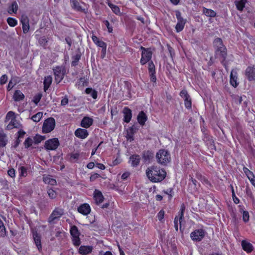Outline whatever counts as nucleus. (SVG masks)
I'll use <instances>...</instances> for the list:
<instances>
[{
    "label": "nucleus",
    "mask_w": 255,
    "mask_h": 255,
    "mask_svg": "<svg viewBox=\"0 0 255 255\" xmlns=\"http://www.w3.org/2000/svg\"><path fill=\"white\" fill-rule=\"evenodd\" d=\"M146 175L152 182H159L166 177V173L162 169L153 166L146 170Z\"/></svg>",
    "instance_id": "f257e3e1"
},
{
    "label": "nucleus",
    "mask_w": 255,
    "mask_h": 255,
    "mask_svg": "<svg viewBox=\"0 0 255 255\" xmlns=\"http://www.w3.org/2000/svg\"><path fill=\"white\" fill-rule=\"evenodd\" d=\"M156 157L157 162L161 165H166L171 160L170 154L164 149L159 150L156 153Z\"/></svg>",
    "instance_id": "f03ea898"
},
{
    "label": "nucleus",
    "mask_w": 255,
    "mask_h": 255,
    "mask_svg": "<svg viewBox=\"0 0 255 255\" xmlns=\"http://www.w3.org/2000/svg\"><path fill=\"white\" fill-rule=\"evenodd\" d=\"M55 127V121L53 118H49L45 120L42 126V132L45 133L52 131Z\"/></svg>",
    "instance_id": "7ed1b4c3"
},
{
    "label": "nucleus",
    "mask_w": 255,
    "mask_h": 255,
    "mask_svg": "<svg viewBox=\"0 0 255 255\" xmlns=\"http://www.w3.org/2000/svg\"><path fill=\"white\" fill-rule=\"evenodd\" d=\"M70 234L72 236V242L74 245L75 246H79L81 244L79 238L80 233L76 226H73L71 227Z\"/></svg>",
    "instance_id": "20e7f679"
},
{
    "label": "nucleus",
    "mask_w": 255,
    "mask_h": 255,
    "mask_svg": "<svg viewBox=\"0 0 255 255\" xmlns=\"http://www.w3.org/2000/svg\"><path fill=\"white\" fill-rule=\"evenodd\" d=\"M214 45L217 48V52H220V55L223 57L225 58L227 53H226V49L225 47L223 44L222 40L221 38H217L215 39L214 41Z\"/></svg>",
    "instance_id": "39448f33"
},
{
    "label": "nucleus",
    "mask_w": 255,
    "mask_h": 255,
    "mask_svg": "<svg viewBox=\"0 0 255 255\" xmlns=\"http://www.w3.org/2000/svg\"><path fill=\"white\" fill-rule=\"evenodd\" d=\"M59 145V141L57 138L49 139L45 142L44 147L47 150H55Z\"/></svg>",
    "instance_id": "423d86ee"
},
{
    "label": "nucleus",
    "mask_w": 255,
    "mask_h": 255,
    "mask_svg": "<svg viewBox=\"0 0 255 255\" xmlns=\"http://www.w3.org/2000/svg\"><path fill=\"white\" fill-rule=\"evenodd\" d=\"M141 49L142 50V51L140 63L142 65H144L150 60L152 57V53L149 50L145 49L143 47H141Z\"/></svg>",
    "instance_id": "0eeeda50"
},
{
    "label": "nucleus",
    "mask_w": 255,
    "mask_h": 255,
    "mask_svg": "<svg viewBox=\"0 0 255 255\" xmlns=\"http://www.w3.org/2000/svg\"><path fill=\"white\" fill-rule=\"evenodd\" d=\"M53 72L55 82L58 84L64 78V69L62 67L57 66L53 69Z\"/></svg>",
    "instance_id": "6e6552de"
},
{
    "label": "nucleus",
    "mask_w": 255,
    "mask_h": 255,
    "mask_svg": "<svg viewBox=\"0 0 255 255\" xmlns=\"http://www.w3.org/2000/svg\"><path fill=\"white\" fill-rule=\"evenodd\" d=\"M205 236V231L203 229H197L190 234L191 238L195 241H201Z\"/></svg>",
    "instance_id": "1a4fd4ad"
},
{
    "label": "nucleus",
    "mask_w": 255,
    "mask_h": 255,
    "mask_svg": "<svg viewBox=\"0 0 255 255\" xmlns=\"http://www.w3.org/2000/svg\"><path fill=\"white\" fill-rule=\"evenodd\" d=\"M64 213L63 210L61 208H55L50 216L48 221L52 223L54 220L59 218Z\"/></svg>",
    "instance_id": "9d476101"
},
{
    "label": "nucleus",
    "mask_w": 255,
    "mask_h": 255,
    "mask_svg": "<svg viewBox=\"0 0 255 255\" xmlns=\"http://www.w3.org/2000/svg\"><path fill=\"white\" fill-rule=\"evenodd\" d=\"M92 40L95 44L102 48V52L105 55L106 52L107 45L103 41L100 40L96 36L93 35L91 37Z\"/></svg>",
    "instance_id": "9b49d317"
},
{
    "label": "nucleus",
    "mask_w": 255,
    "mask_h": 255,
    "mask_svg": "<svg viewBox=\"0 0 255 255\" xmlns=\"http://www.w3.org/2000/svg\"><path fill=\"white\" fill-rule=\"evenodd\" d=\"M78 211L83 215H87L91 212V207L89 204L85 203L78 207Z\"/></svg>",
    "instance_id": "f8f14e48"
},
{
    "label": "nucleus",
    "mask_w": 255,
    "mask_h": 255,
    "mask_svg": "<svg viewBox=\"0 0 255 255\" xmlns=\"http://www.w3.org/2000/svg\"><path fill=\"white\" fill-rule=\"evenodd\" d=\"M20 22L22 25V30L24 33H27L29 29L28 18L25 15H22L21 18Z\"/></svg>",
    "instance_id": "ddd939ff"
},
{
    "label": "nucleus",
    "mask_w": 255,
    "mask_h": 255,
    "mask_svg": "<svg viewBox=\"0 0 255 255\" xmlns=\"http://www.w3.org/2000/svg\"><path fill=\"white\" fill-rule=\"evenodd\" d=\"M245 73L250 81L255 80V68L254 67H248L246 69Z\"/></svg>",
    "instance_id": "4468645a"
},
{
    "label": "nucleus",
    "mask_w": 255,
    "mask_h": 255,
    "mask_svg": "<svg viewBox=\"0 0 255 255\" xmlns=\"http://www.w3.org/2000/svg\"><path fill=\"white\" fill-rule=\"evenodd\" d=\"M75 135L79 138L84 139L88 135V132L85 129L78 128L75 131Z\"/></svg>",
    "instance_id": "2eb2a0df"
},
{
    "label": "nucleus",
    "mask_w": 255,
    "mask_h": 255,
    "mask_svg": "<svg viewBox=\"0 0 255 255\" xmlns=\"http://www.w3.org/2000/svg\"><path fill=\"white\" fill-rule=\"evenodd\" d=\"M93 123V120L92 118L88 117H85L81 121V126L83 128H87L92 126Z\"/></svg>",
    "instance_id": "dca6fc26"
},
{
    "label": "nucleus",
    "mask_w": 255,
    "mask_h": 255,
    "mask_svg": "<svg viewBox=\"0 0 255 255\" xmlns=\"http://www.w3.org/2000/svg\"><path fill=\"white\" fill-rule=\"evenodd\" d=\"M185 207L184 205H183V204L182 205V206L181 207V209H180V213L179 214V216H180L179 219H178V218L177 217H176L175 218L174 223V227L176 231H178V220L179 222L180 226H181V220H182L183 217L184 212L185 211Z\"/></svg>",
    "instance_id": "f3484780"
},
{
    "label": "nucleus",
    "mask_w": 255,
    "mask_h": 255,
    "mask_svg": "<svg viewBox=\"0 0 255 255\" xmlns=\"http://www.w3.org/2000/svg\"><path fill=\"white\" fill-rule=\"evenodd\" d=\"M140 160V157L138 155H132L129 157V163L132 167H136L138 165Z\"/></svg>",
    "instance_id": "a211bd4d"
},
{
    "label": "nucleus",
    "mask_w": 255,
    "mask_h": 255,
    "mask_svg": "<svg viewBox=\"0 0 255 255\" xmlns=\"http://www.w3.org/2000/svg\"><path fill=\"white\" fill-rule=\"evenodd\" d=\"M94 199L97 204H99L103 202L104 197L101 192L99 190H95L94 193Z\"/></svg>",
    "instance_id": "6ab92c4d"
},
{
    "label": "nucleus",
    "mask_w": 255,
    "mask_h": 255,
    "mask_svg": "<svg viewBox=\"0 0 255 255\" xmlns=\"http://www.w3.org/2000/svg\"><path fill=\"white\" fill-rule=\"evenodd\" d=\"M93 248L89 246H81L79 249V253L82 255H87L90 253Z\"/></svg>",
    "instance_id": "aec40b11"
},
{
    "label": "nucleus",
    "mask_w": 255,
    "mask_h": 255,
    "mask_svg": "<svg viewBox=\"0 0 255 255\" xmlns=\"http://www.w3.org/2000/svg\"><path fill=\"white\" fill-rule=\"evenodd\" d=\"M241 245L243 249L247 253H251L253 250V245L246 240H243Z\"/></svg>",
    "instance_id": "412c9836"
},
{
    "label": "nucleus",
    "mask_w": 255,
    "mask_h": 255,
    "mask_svg": "<svg viewBox=\"0 0 255 255\" xmlns=\"http://www.w3.org/2000/svg\"><path fill=\"white\" fill-rule=\"evenodd\" d=\"M123 113L124 115V121L127 123H129L132 117L131 111L127 107H126L123 110Z\"/></svg>",
    "instance_id": "4be33fe9"
},
{
    "label": "nucleus",
    "mask_w": 255,
    "mask_h": 255,
    "mask_svg": "<svg viewBox=\"0 0 255 255\" xmlns=\"http://www.w3.org/2000/svg\"><path fill=\"white\" fill-rule=\"evenodd\" d=\"M24 97L25 96L22 92L17 90L15 91L13 95L12 98L14 101L18 102L23 100Z\"/></svg>",
    "instance_id": "5701e85b"
},
{
    "label": "nucleus",
    "mask_w": 255,
    "mask_h": 255,
    "mask_svg": "<svg viewBox=\"0 0 255 255\" xmlns=\"http://www.w3.org/2000/svg\"><path fill=\"white\" fill-rule=\"evenodd\" d=\"M137 119L138 123L140 125L143 126L147 121V117L146 114L143 111H141L138 114Z\"/></svg>",
    "instance_id": "b1692460"
},
{
    "label": "nucleus",
    "mask_w": 255,
    "mask_h": 255,
    "mask_svg": "<svg viewBox=\"0 0 255 255\" xmlns=\"http://www.w3.org/2000/svg\"><path fill=\"white\" fill-rule=\"evenodd\" d=\"M237 74L236 72L232 71L230 75V83L234 87H236L238 85L237 82Z\"/></svg>",
    "instance_id": "393cba45"
},
{
    "label": "nucleus",
    "mask_w": 255,
    "mask_h": 255,
    "mask_svg": "<svg viewBox=\"0 0 255 255\" xmlns=\"http://www.w3.org/2000/svg\"><path fill=\"white\" fill-rule=\"evenodd\" d=\"M33 239L35 242V244L39 251L41 249V239L40 236L36 233L34 232L33 233Z\"/></svg>",
    "instance_id": "a878e982"
},
{
    "label": "nucleus",
    "mask_w": 255,
    "mask_h": 255,
    "mask_svg": "<svg viewBox=\"0 0 255 255\" xmlns=\"http://www.w3.org/2000/svg\"><path fill=\"white\" fill-rule=\"evenodd\" d=\"M134 129L133 127L129 128L127 130L126 138L128 140L131 141L133 140Z\"/></svg>",
    "instance_id": "bb28decb"
},
{
    "label": "nucleus",
    "mask_w": 255,
    "mask_h": 255,
    "mask_svg": "<svg viewBox=\"0 0 255 255\" xmlns=\"http://www.w3.org/2000/svg\"><path fill=\"white\" fill-rule=\"evenodd\" d=\"M52 81V77L51 76H47L45 77L44 80V90L45 91L48 90L49 88Z\"/></svg>",
    "instance_id": "cd10ccee"
},
{
    "label": "nucleus",
    "mask_w": 255,
    "mask_h": 255,
    "mask_svg": "<svg viewBox=\"0 0 255 255\" xmlns=\"http://www.w3.org/2000/svg\"><path fill=\"white\" fill-rule=\"evenodd\" d=\"M186 22V19L177 20V23L175 26V29L177 32L181 31L184 29Z\"/></svg>",
    "instance_id": "c85d7f7f"
},
{
    "label": "nucleus",
    "mask_w": 255,
    "mask_h": 255,
    "mask_svg": "<svg viewBox=\"0 0 255 255\" xmlns=\"http://www.w3.org/2000/svg\"><path fill=\"white\" fill-rule=\"evenodd\" d=\"M247 0H237L235 1V5L238 10L242 11L245 6Z\"/></svg>",
    "instance_id": "c756f323"
},
{
    "label": "nucleus",
    "mask_w": 255,
    "mask_h": 255,
    "mask_svg": "<svg viewBox=\"0 0 255 255\" xmlns=\"http://www.w3.org/2000/svg\"><path fill=\"white\" fill-rule=\"evenodd\" d=\"M43 181L46 184H48L51 185H54L56 184L55 179L51 177L49 175H44L43 177Z\"/></svg>",
    "instance_id": "7c9ffc66"
},
{
    "label": "nucleus",
    "mask_w": 255,
    "mask_h": 255,
    "mask_svg": "<svg viewBox=\"0 0 255 255\" xmlns=\"http://www.w3.org/2000/svg\"><path fill=\"white\" fill-rule=\"evenodd\" d=\"M20 124L14 119L9 122V123L7 126V128L8 129H11L13 128H19L20 127Z\"/></svg>",
    "instance_id": "2f4dec72"
},
{
    "label": "nucleus",
    "mask_w": 255,
    "mask_h": 255,
    "mask_svg": "<svg viewBox=\"0 0 255 255\" xmlns=\"http://www.w3.org/2000/svg\"><path fill=\"white\" fill-rule=\"evenodd\" d=\"M18 4L16 2H13L8 8V12L9 14L15 13L18 9Z\"/></svg>",
    "instance_id": "473e14b6"
},
{
    "label": "nucleus",
    "mask_w": 255,
    "mask_h": 255,
    "mask_svg": "<svg viewBox=\"0 0 255 255\" xmlns=\"http://www.w3.org/2000/svg\"><path fill=\"white\" fill-rule=\"evenodd\" d=\"M70 4L73 8L78 11H82L83 9L76 0H70Z\"/></svg>",
    "instance_id": "72a5a7b5"
},
{
    "label": "nucleus",
    "mask_w": 255,
    "mask_h": 255,
    "mask_svg": "<svg viewBox=\"0 0 255 255\" xmlns=\"http://www.w3.org/2000/svg\"><path fill=\"white\" fill-rule=\"evenodd\" d=\"M85 93L87 94L90 95L94 99L97 98V91L91 88H87L85 90Z\"/></svg>",
    "instance_id": "f704fd0d"
},
{
    "label": "nucleus",
    "mask_w": 255,
    "mask_h": 255,
    "mask_svg": "<svg viewBox=\"0 0 255 255\" xmlns=\"http://www.w3.org/2000/svg\"><path fill=\"white\" fill-rule=\"evenodd\" d=\"M108 5L111 8L112 11L116 14H120V8L115 4L111 3L110 2H108Z\"/></svg>",
    "instance_id": "c9c22d12"
},
{
    "label": "nucleus",
    "mask_w": 255,
    "mask_h": 255,
    "mask_svg": "<svg viewBox=\"0 0 255 255\" xmlns=\"http://www.w3.org/2000/svg\"><path fill=\"white\" fill-rule=\"evenodd\" d=\"M203 13L207 16L209 17H214L215 16L216 13V12L210 9H207L206 8H204L203 9Z\"/></svg>",
    "instance_id": "e433bc0d"
},
{
    "label": "nucleus",
    "mask_w": 255,
    "mask_h": 255,
    "mask_svg": "<svg viewBox=\"0 0 255 255\" xmlns=\"http://www.w3.org/2000/svg\"><path fill=\"white\" fill-rule=\"evenodd\" d=\"M7 139L4 134H0V148L4 146L7 143Z\"/></svg>",
    "instance_id": "4c0bfd02"
},
{
    "label": "nucleus",
    "mask_w": 255,
    "mask_h": 255,
    "mask_svg": "<svg viewBox=\"0 0 255 255\" xmlns=\"http://www.w3.org/2000/svg\"><path fill=\"white\" fill-rule=\"evenodd\" d=\"M27 175V169L24 166H20L19 168V177H26Z\"/></svg>",
    "instance_id": "58836bf2"
},
{
    "label": "nucleus",
    "mask_w": 255,
    "mask_h": 255,
    "mask_svg": "<svg viewBox=\"0 0 255 255\" xmlns=\"http://www.w3.org/2000/svg\"><path fill=\"white\" fill-rule=\"evenodd\" d=\"M43 116V113L41 112H38L36 114L33 115L31 119L35 122H38L41 119Z\"/></svg>",
    "instance_id": "ea45409f"
},
{
    "label": "nucleus",
    "mask_w": 255,
    "mask_h": 255,
    "mask_svg": "<svg viewBox=\"0 0 255 255\" xmlns=\"http://www.w3.org/2000/svg\"><path fill=\"white\" fill-rule=\"evenodd\" d=\"M55 236L59 238H62L63 236H64L65 232L63 231V230L60 228H57L55 229Z\"/></svg>",
    "instance_id": "a19ab883"
},
{
    "label": "nucleus",
    "mask_w": 255,
    "mask_h": 255,
    "mask_svg": "<svg viewBox=\"0 0 255 255\" xmlns=\"http://www.w3.org/2000/svg\"><path fill=\"white\" fill-rule=\"evenodd\" d=\"M7 22L9 25L11 27L15 26L17 23V20L11 17H8L7 19Z\"/></svg>",
    "instance_id": "79ce46f5"
},
{
    "label": "nucleus",
    "mask_w": 255,
    "mask_h": 255,
    "mask_svg": "<svg viewBox=\"0 0 255 255\" xmlns=\"http://www.w3.org/2000/svg\"><path fill=\"white\" fill-rule=\"evenodd\" d=\"M6 121H10L11 120L15 119V113L12 111L8 112L6 116Z\"/></svg>",
    "instance_id": "37998d69"
},
{
    "label": "nucleus",
    "mask_w": 255,
    "mask_h": 255,
    "mask_svg": "<svg viewBox=\"0 0 255 255\" xmlns=\"http://www.w3.org/2000/svg\"><path fill=\"white\" fill-rule=\"evenodd\" d=\"M184 105L187 109H190L192 106L191 99L190 97L184 100Z\"/></svg>",
    "instance_id": "c03bdc74"
},
{
    "label": "nucleus",
    "mask_w": 255,
    "mask_h": 255,
    "mask_svg": "<svg viewBox=\"0 0 255 255\" xmlns=\"http://www.w3.org/2000/svg\"><path fill=\"white\" fill-rule=\"evenodd\" d=\"M32 143H33V140L32 138H31L30 137L27 138L24 142V144L25 148L29 147L30 146H31L32 145Z\"/></svg>",
    "instance_id": "a18cd8bd"
},
{
    "label": "nucleus",
    "mask_w": 255,
    "mask_h": 255,
    "mask_svg": "<svg viewBox=\"0 0 255 255\" xmlns=\"http://www.w3.org/2000/svg\"><path fill=\"white\" fill-rule=\"evenodd\" d=\"M47 193L51 199H55L56 197L57 194L56 192L52 189H49L47 190Z\"/></svg>",
    "instance_id": "49530a36"
},
{
    "label": "nucleus",
    "mask_w": 255,
    "mask_h": 255,
    "mask_svg": "<svg viewBox=\"0 0 255 255\" xmlns=\"http://www.w3.org/2000/svg\"><path fill=\"white\" fill-rule=\"evenodd\" d=\"M41 97H42V95L40 93H38L37 94H36V95H35L34 97H33V98L32 100V101L35 104V105H37L39 102L40 101L41 98Z\"/></svg>",
    "instance_id": "de8ad7c7"
},
{
    "label": "nucleus",
    "mask_w": 255,
    "mask_h": 255,
    "mask_svg": "<svg viewBox=\"0 0 255 255\" xmlns=\"http://www.w3.org/2000/svg\"><path fill=\"white\" fill-rule=\"evenodd\" d=\"M243 170H244V172H245V173L246 174V175H247V177L248 178V179H249L250 178L253 177V175H254L253 172H252L251 171H250L247 167H244Z\"/></svg>",
    "instance_id": "09e8293b"
},
{
    "label": "nucleus",
    "mask_w": 255,
    "mask_h": 255,
    "mask_svg": "<svg viewBox=\"0 0 255 255\" xmlns=\"http://www.w3.org/2000/svg\"><path fill=\"white\" fill-rule=\"evenodd\" d=\"M5 234V229L2 222L0 220V236H3Z\"/></svg>",
    "instance_id": "8fccbe9b"
},
{
    "label": "nucleus",
    "mask_w": 255,
    "mask_h": 255,
    "mask_svg": "<svg viewBox=\"0 0 255 255\" xmlns=\"http://www.w3.org/2000/svg\"><path fill=\"white\" fill-rule=\"evenodd\" d=\"M148 71L149 73H155V66L152 61L148 63Z\"/></svg>",
    "instance_id": "3c124183"
},
{
    "label": "nucleus",
    "mask_w": 255,
    "mask_h": 255,
    "mask_svg": "<svg viewBox=\"0 0 255 255\" xmlns=\"http://www.w3.org/2000/svg\"><path fill=\"white\" fill-rule=\"evenodd\" d=\"M39 44L42 46H45L46 45L47 40L45 36L41 37L38 40Z\"/></svg>",
    "instance_id": "603ef678"
},
{
    "label": "nucleus",
    "mask_w": 255,
    "mask_h": 255,
    "mask_svg": "<svg viewBox=\"0 0 255 255\" xmlns=\"http://www.w3.org/2000/svg\"><path fill=\"white\" fill-rule=\"evenodd\" d=\"M180 96L184 99L190 97L187 92L185 90H182L180 93Z\"/></svg>",
    "instance_id": "864d4df0"
},
{
    "label": "nucleus",
    "mask_w": 255,
    "mask_h": 255,
    "mask_svg": "<svg viewBox=\"0 0 255 255\" xmlns=\"http://www.w3.org/2000/svg\"><path fill=\"white\" fill-rule=\"evenodd\" d=\"M164 217V211L162 210H160L157 216V217L159 221H162Z\"/></svg>",
    "instance_id": "5fc2aeb1"
},
{
    "label": "nucleus",
    "mask_w": 255,
    "mask_h": 255,
    "mask_svg": "<svg viewBox=\"0 0 255 255\" xmlns=\"http://www.w3.org/2000/svg\"><path fill=\"white\" fill-rule=\"evenodd\" d=\"M243 219L245 222H247L249 220V214L248 212L245 211L243 212Z\"/></svg>",
    "instance_id": "6e6d98bb"
},
{
    "label": "nucleus",
    "mask_w": 255,
    "mask_h": 255,
    "mask_svg": "<svg viewBox=\"0 0 255 255\" xmlns=\"http://www.w3.org/2000/svg\"><path fill=\"white\" fill-rule=\"evenodd\" d=\"M206 144L209 146V147L211 149L214 148V141L212 139H209L208 142V141H206Z\"/></svg>",
    "instance_id": "4d7b16f0"
},
{
    "label": "nucleus",
    "mask_w": 255,
    "mask_h": 255,
    "mask_svg": "<svg viewBox=\"0 0 255 255\" xmlns=\"http://www.w3.org/2000/svg\"><path fill=\"white\" fill-rule=\"evenodd\" d=\"M7 174L8 175L12 177V178H14L15 177V170L13 168H11V169H9L8 171H7Z\"/></svg>",
    "instance_id": "13d9d810"
},
{
    "label": "nucleus",
    "mask_w": 255,
    "mask_h": 255,
    "mask_svg": "<svg viewBox=\"0 0 255 255\" xmlns=\"http://www.w3.org/2000/svg\"><path fill=\"white\" fill-rule=\"evenodd\" d=\"M99 177H100V174L98 173H94L91 175L90 177V180L91 181H93Z\"/></svg>",
    "instance_id": "bf43d9fd"
},
{
    "label": "nucleus",
    "mask_w": 255,
    "mask_h": 255,
    "mask_svg": "<svg viewBox=\"0 0 255 255\" xmlns=\"http://www.w3.org/2000/svg\"><path fill=\"white\" fill-rule=\"evenodd\" d=\"M104 23L108 29V32L109 33H111L113 31V28L112 27L110 26V23L108 20H105L104 21Z\"/></svg>",
    "instance_id": "052dcab7"
},
{
    "label": "nucleus",
    "mask_w": 255,
    "mask_h": 255,
    "mask_svg": "<svg viewBox=\"0 0 255 255\" xmlns=\"http://www.w3.org/2000/svg\"><path fill=\"white\" fill-rule=\"evenodd\" d=\"M7 80V76L5 75H2L0 77V84H5Z\"/></svg>",
    "instance_id": "680f3d73"
},
{
    "label": "nucleus",
    "mask_w": 255,
    "mask_h": 255,
    "mask_svg": "<svg viewBox=\"0 0 255 255\" xmlns=\"http://www.w3.org/2000/svg\"><path fill=\"white\" fill-rule=\"evenodd\" d=\"M130 174L129 172H125L122 175L121 178L123 180H126L129 176Z\"/></svg>",
    "instance_id": "e2e57ef3"
},
{
    "label": "nucleus",
    "mask_w": 255,
    "mask_h": 255,
    "mask_svg": "<svg viewBox=\"0 0 255 255\" xmlns=\"http://www.w3.org/2000/svg\"><path fill=\"white\" fill-rule=\"evenodd\" d=\"M86 82V80L84 78H80L77 82V84L79 86H84V83Z\"/></svg>",
    "instance_id": "0e129e2a"
},
{
    "label": "nucleus",
    "mask_w": 255,
    "mask_h": 255,
    "mask_svg": "<svg viewBox=\"0 0 255 255\" xmlns=\"http://www.w3.org/2000/svg\"><path fill=\"white\" fill-rule=\"evenodd\" d=\"M150 77V81L155 83L156 81V76L155 75V73H149Z\"/></svg>",
    "instance_id": "69168bd1"
},
{
    "label": "nucleus",
    "mask_w": 255,
    "mask_h": 255,
    "mask_svg": "<svg viewBox=\"0 0 255 255\" xmlns=\"http://www.w3.org/2000/svg\"><path fill=\"white\" fill-rule=\"evenodd\" d=\"M79 157L78 153H73L71 154V158L74 160H77Z\"/></svg>",
    "instance_id": "338daca9"
},
{
    "label": "nucleus",
    "mask_w": 255,
    "mask_h": 255,
    "mask_svg": "<svg viewBox=\"0 0 255 255\" xmlns=\"http://www.w3.org/2000/svg\"><path fill=\"white\" fill-rule=\"evenodd\" d=\"M68 103V99L65 97L61 101V104L62 106H65Z\"/></svg>",
    "instance_id": "774afa93"
}]
</instances>
